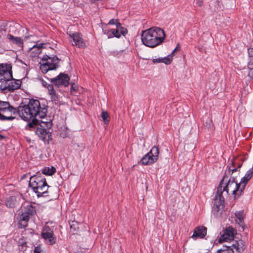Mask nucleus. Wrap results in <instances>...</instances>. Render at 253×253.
Wrapping results in <instances>:
<instances>
[{
    "instance_id": "nucleus-17",
    "label": "nucleus",
    "mask_w": 253,
    "mask_h": 253,
    "mask_svg": "<svg viewBox=\"0 0 253 253\" xmlns=\"http://www.w3.org/2000/svg\"><path fill=\"white\" fill-rule=\"evenodd\" d=\"M18 200H19L18 196H10L6 199L5 204L8 208H14L18 205Z\"/></svg>"
},
{
    "instance_id": "nucleus-16",
    "label": "nucleus",
    "mask_w": 253,
    "mask_h": 253,
    "mask_svg": "<svg viewBox=\"0 0 253 253\" xmlns=\"http://www.w3.org/2000/svg\"><path fill=\"white\" fill-rule=\"evenodd\" d=\"M253 175V167L250 169L245 174V176L241 179V183L242 184L241 190H244L245 187L249 180Z\"/></svg>"
},
{
    "instance_id": "nucleus-21",
    "label": "nucleus",
    "mask_w": 253,
    "mask_h": 253,
    "mask_svg": "<svg viewBox=\"0 0 253 253\" xmlns=\"http://www.w3.org/2000/svg\"><path fill=\"white\" fill-rule=\"evenodd\" d=\"M8 39L12 41L13 43L16 44L18 47L22 48L23 46V41L20 37H14L11 35H8Z\"/></svg>"
},
{
    "instance_id": "nucleus-35",
    "label": "nucleus",
    "mask_w": 253,
    "mask_h": 253,
    "mask_svg": "<svg viewBox=\"0 0 253 253\" xmlns=\"http://www.w3.org/2000/svg\"><path fill=\"white\" fill-rule=\"evenodd\" d=\"M153 62L154 63H158L162 62V58H158L153 59Z\"/></svg>"
},
{
    "instance_id": "nucleus-14",
    "label": "nucleus",
    "mask_w": 253,
    "mask_h": 253,
    "mask_svg": "<svg viewBox=\"0 0 253 253\" xmlns=\"http://www.w3.org/2000/svg\"><path fill=\"white\" fill-rule=\"evenodd\" d=\"M236 231L235 229L231 226L227 227L218 239V242L221 243L222 242H227L228 241L233 240L235 233Z\"/></svg>"
},
{
    "instance_id": "nucleus-33",
    "label": "nucleus",
    "mask_w": 253,
    "mask_h": 253,
    "mask_svg": "<svg viewBox=\"0 0 253 253\" xmlns=\"http://www.w3.org/2000/svg\"><path fill=\"white\" fill-rule=\"evenodd\" d=\"M34 253H43L41 246H38L35 247Z\"/></svg>"
},
{
    "instance_id": "nucleus-38",
    "label": "nucleus",
    "mask_w": 253,
    "mask_h": 253,
    "mask_svg": "<svg viewBox=\"0 0 253 253\" xmlns=\"http://www.w3.org/2000/svg\"><path fill=\"white\" fill-rule=\"evenodd\" d=\"M4 138V136L0 134V140H1Z\"/></svg>"
},
{
    "instance_id": "nucleus-30",
    "label": "nucleus",
    "mask_w": 253,
    "mask_h": 253,
    "mask_svg": "<svg viewBox=\"0 0 253 253\" xmlns=\"http://www.w3.org/2000/svg\"><path fill=\"white\" fill-rule=\"evenodd\" d=\"M41 83L43 86L47 88L48 91H49V86H53L52 84H49L43 80H41Z\"/></svg>"
},
{
    "instance_id": "nucleus-8",
    "label": "nucleus",
    "mask_w": 253,
    "mask_h": 253,
    "mask_svg": "<svg viewBox=\"0 0 253 253\" xmlns=\"http://www.w3.org/2000/svg\"><path fill=\"white\" fill-rule=\"evenodd\" d=\"M12 76V65L11 64H0V88L3 86L9 79Z\"/></svg>"
},
{
    "instance_id": "nucleus-5",
    "label": "nucleus",
    "mask_w": 253,
    "mask_h": 253,
    "mask_svg": "<svg viewBox=\"0 0 253 253\" xmlns=\"http://www.w3.org/2000/svg\"><path fill=\"white\" fill-rule=\"evenodd\" d=\"M60 59L55 55H44L42 59L40 68L43 74L48 71L56 69L59 67Z\"/></svg>"
},
{
    "instance_id": "nucleus-7",
    "label": "nucleus",
    "mask_w": 253,
    "mask_h": 253,
    "mask_svg": "<svg viewBox=\"0 0 253 253\" xmlns=\"http://www.w3.org/2000/svg\"><path fill=\"white\" fill-rule=\"evenodd\" d=\"M40 127L37 128L36 134L44 143H49L51 139V133L48 130L52 126V123L50 121H42L40 124Z\"/></svg>"
},
{
    "instance_id": "nucleus-24",
    "label": "nucleus",
    "mask_w": 253,
    "mask_h": 253,
    "mask_svg": "<svg viewBox=\"0 0 253 253\" xmlns=\"http://www.w3.org/2000/svg\"><path fill=\"white\" fill-rule=\"evenodd\" d=\"M27 243L23 240L19 241L18 242V249L21 252H24L27 250Z\"/></svg>"
},
{
    "instance_id": "nucleus-22",
    "label": "nucleus",
    "mask_w": 253,
    "mask_h": 253,
    "mask_svg": "<svg viewBox=\"0 0 253 253\" xmlns=\"http://www.w3.org/2000/svg\"><path fill=\"white\" fill-rule=\"evenodd\" d=\"M24 210L23 212L28 216H32L36 213L35 207L30 204L24 207Z\"/></svg>"
},
{
    "instance_id": "nucleus-36",
    "label": "nucleus",
    "mask_w": 253,
    "mask_h": 253,
    "mask_svg": "<svg viewBox=\"0 0 253 253\" xmlns=\"http://www.w3.org/2000/svg\"><path fill=\"white\" fill-rule=\"evenodd\" d=\"M236 216L238 218L240 222L242 223L243 221V218L241 214L240 213H236Z\"/></svg>"
},
{
    "instance_id": "nucleus-11",
    "label": "nucleus",
    "mask_w": 253,
    "mask_h": 253,
    "mask_svg": "<svg viewBox=\"0 0 253 253\" xmlns=\"http://www.w3.org/2000/svg\"><path fill=\"white\" fill-rule=\"evenodd\" d=\"M22 82L20 80H16L13 79V76L12 78L8 80L3 86H1L0 89L3 92H13L15 90L19 89L21 85Z\"/></svg>"
},
{
    "instance_id": "nucleus-15",
    "label": "nucleus",
    "mask_w": 253,
    "mask_h": 253,
    "mask_svg": "<svg viewBox=\"0 0 253 253\" xmlns=\"http://www.w3.org/2000/svg\"><path fill=\"white\" fill-rule=\"evenodd\" d=\"M207 234V228L204 226H198L196 227L192 237L194 239L198 238H203Z\"/></svg>"
},
{
    "instance_id": "nucleus-4",
    "label": "nucleus",
    "mask_w": 253,
    "mask_h": 253,
    "mask_svg": "<svg viewBox=\"0 0 253 253\" xmlns=\"http://www.w3.org/2000/svg\"><path fill=\"white\" fill-rule=\"evenodd\" d=\"M29 186L38 198L48 196V189L50 187L47 184L45 178L40 172L30 176Z\"/></svg>"
},
{
    "instance_id": "nucleus-2",
    "label": "nucleus",
    "mask_w": 253,
    "mask_h": 253,
    "mask_svg": "<svg viewBox=\"0 0 253 253\" xmlns=\"http://www.w3.org/2000/svg\"><path fill=\"white\" fill-rule=\"evenodd\" d=\"M234 164L227 166L225 173L217 188V191L213 198L212 212L216 217L221 216L224 208V197L228 196L231 193L232 195L240 196L244 190H241L242 184L238 183L236 175L233 173L238 172V169L241 167L239 165L238 168L234 167Z\"/></svg>"
},
{
    "instance_id": "nucleus-23",
    "label": "nucleus",
    "mask_w": 253,
    "mask_h": 253,
    "mask_svg": "<svg viewBox=\"0 0 253 253\" xmlns=\"http://www.w3.org/2000/svg\"><path fill=\"white\" fill-rule=\"evenodd\" d=\"M56 171V169L54 167H51L49 168H45L43 169L42 174L47 175H51L54 174Z\"/></svg>"
},
{
    "instance_id": "nucleus-12",
    "label": "nucleus",
    "mask_w": 253,
    "mask_h": 253,
    "mask_svg": "<svg viewBox=\"0 0 253 253\" xmlns=\"http://www.w3.org/2000/svg\"><path fill=\"white\" fill-rule=\"evenodd\" d=\"M50 80L51 83L58 87L62 86L66 87L69 84L70 77L66 74L60 73L56 77Z\"/></svg>"
},
{
    "instance_id": "nucleus-13",
    "label": "nucleus",
    "mask_w": 253,
    "mask_h": 253,
    "mask_svg": "<svg viewBox=\"0 0 253 253\" xmlns=\"http://www.w3.org/2000/svg\"><path fill=\"white\" fill-rule=\"evenodd\" d=\"M70 40L73 41L72 45L79 48H84L86 45L82 35L78 32H68Z\"/></svg>"
},
{
    "instance_id": "nucleus-27",
    "label": "nucleus",
    "mask_w": 253,
    "mask_h": 253,
    "mask_svg": "<svg viewBox=\"0 0 253 253\" xmlns=\"http://www.w3.org/2000/svg\"><path fill=\"white\" fill-rule=\"evenodd\" d=\"M108 24L115 25L116 26V28H119L121 26V23L119 22V21L118 19H111L109 21Z\"/></svg>"
},
{
    "instance_id": "nucleus-19",
    "label": "nucleus",
    "mask_w": 253,
    "mask_h": 253,
    "mask_svg": "<svg viewBox=\"0 0 253 253\" xmlns=\"http://www.w3.org/2000/svg\"><path fill=\"white\" fill-rule=\"evenodd\" d=\"M29 219L30 216L22 212V214L20 215V220L18 222L19 228H24L26 227Z\"/></svg>"
},
{
    "instance_id": "nucleus-32",
    "label": "nucleus",
    "mask_w": 253,
    "mask_h": 253,
    "mask_svg": "<svg viewBox=\"0 0 253 253\" xmlns=\"http://www.w3.org/2000/svg\"><path fill=\"white\" fill-rule=\"evenodd\" d=\"M171 59L169 57L162 58V63H164L167 65L170 64Z\"/></svg>"
},
{
    "instance_id": "nucleus-26",
    "label": "nucleus",
    "mask_w": 253,
    "mask_h": 253,
    "mask_svg": "<svg viewBox=\"0 0 253 253\" xmlns=\"http://www.w3.org/2000/svg\"><path fill=\"white\" fill-rule=\"evenodd\" d=\"M101 117L105 124H108L109 120L108 119V114L106 111H102L101 114Z\"/></svg>"
},
{
    "instance_id": "nucleus-18",
    "label": "nucleus",
    "mask_w": 253,
    "mask_h": 253,
    "mask_svg": "<svg viewBox=\"0 0 253 253\" xmlns=\"http://www.w3.org/2000/svg\"><path fill=\"white\" fill-rule=\"evenodd\" d=\"M48 94L50 95L52 101L54 102L57 104L60 103L61 97L56 91L53 86H49Z\"/></svg>"
},
{
    "instance_id": "nucleus-39",
    "label": "nucleus",
    "mask_w": 253,
    "mask_h": 253,
    "mask_svg": "<svg viewBox=\"0 0 253 253\" xmlns=\"http://www.w3.org/2000/svg\"><path fill=\"white\" fill-rule=\"evenodd\" d=\"M27 175V174H24V175L22 176V178H22V179H24V178H26V175Z\"/></svg>"
},
{
    "instance_id": "nucleus-37",
    "label": "nucleus",
    "mask_w": 253,
    "mask_h": 253,
    "mask_svg": "<svg viewBox=\"0 0 253 253\" xmlns=\"http://www.w3.org/2000/svg\"><path fill=\"white\" fill-rule=\"evenodd\" d=\"M196 3L198 6H201L203 4V0H196Z\"/></svg>"
},
{
    "instance_id": "nucleus-25",
    "label": "nucleus",
    "mask_w": 253,
    "mask_h": 253,
    "mask_svg": "<svg viewBox=\"0 0 253 253\" xmlns=\"http://www.w3.org/2000/svg\"><path fill=\"white\" fill-rule=\"evenodd\" d=\"M248 67L250 70L249 75L251 77L253 76V57L249 58Z\"/></svg>"
},
{
    "instance_id": "nucleus-29",
    "label": "nucleus",
    "mask_w": 253,
    "mask_h": 253,
    "mask_svg": "<svg viewBox=\"0 0 253 253\" xmlns=\"http://www.w3.org/2000/svg\"><path fill=\"white\" fill-rule=\"evenodd\" d=\"M103 32L104 34L107 36L108 38H112V29H110V30L103 29Z\"/></svg>"
},
{
    "instance_id": "nucleus-34",
    "label": "nucleus",
    "mask_w": 253,
    "mask_h": 253,
    "mask_svg": "<svg viewBox=\"0 0 253 253\" xmlns=\"http://www.w3.org/2000/svg\"><path fill=\"white\" fill-rule=\"evenodd\" d=\"M248 54L249 58L253 57V48H249L248 49Z\"/></svg>"
},
{
    "instance_id": "nucleus-40",
    "label": "nucleus",
    "mask_w": 253,
    "mask_h": 253,
    "mask_svg": "<svg viewBox=\"0 0 253 253\" xmlns=\"http://www.w3.org/2000/svg\"><path fill=\"white\" fill-rule=\"evenodd\" d=\"M215 2H216L218 5H219V2L218 1V0H215Z\"/></svg>"
},
{
    "instance_id": "nucleus-28",
    "label": "nucleus",
    "mask_w": 253,
    "mask_h": 253,
    "mask_svg": "<svg viewBox=\"0 0 253 253\" xmlns=\"http://www.w3.org/2000/svg\"><path fill=\"white\" fill-rule=\"evenodd\" d=\"M112 38L116 37L119 38L121 37V34L120 33L119 29L116 28V29H112Z\"/></svg>"
},
{
    "instance_id": "nucleus-41",
    "label": "nucleus",
    "mask_w": 253,
    "mask_h": 253,
    "mask_svg": "<svg viewBox=\"0 0 253 253\" xmlns=\"http://www.w3.org/2000/svg\"><path fill=\"white\" fill-rule=\"evenodd\" d=\"M176 49V48H175L173 50V52H174V51H175Z\"/></svg>"
},
{
    "instance_id": "nucleus-31",
    "label": "nucleus",
    "mask_w": 253,
    "mask_h": 253,
    "mask_svg": "<svg viewBox=\"0 0 253 253\" xmlns=\"http://www.w3.org/2000/svg\"><path fill=\"white\" fill-rule=\"evenodd\" d=\"M118 29H119L121 35H122L125 36V35L126 34L127 32V29L123 27L121 25L120 27H119Z\"/></svg>"
},
{
    "instance_id": "nucleus-3",
    "label": "nucleus",
    "mask_w": 253,
    "mask_h": 253,
    "mask_svg": "<svg viewBox=\"0 0 253 253\" xmlns=\"http://www.w3.org/2000/svg\"><path fill=\"white\" fill-rule=\"evenodd\" d=\"M141 37L143 44L149 47L154 48L164 42L166 34L162 29L152 27L143 31Z\"/></svg>"
},
{
    "instance_id": "nucleus-1",
    "label": "nucleus",
    "mask_w": 253,
    "mask_h": 253,
    "mask_svg": "<svg viewBox=\"0 0 253 253\" xmlns=\"http://www.w3.org/2000/svg\"><path fill=\"white\" fill-rule=\"evenodd\" d=\"M47 106L41 104L40 102L35 99H31L27 104L20 105L17 109L11 106L8 102L0 101V120L1 121H11L14 119L12 114L17 113L24 121L30 122V126L36 123L38 120L36 117L44 118L46 116Z\"/></svg>"
},
{
    "instance_id": "nucleus-20",
    "label": "nucleus",
    "mask_w": 253,
    "mask_h": 253,
    "mask_svg": "<svg viewBox=\"0 0 253 253\" xmlns=\"http://www.w3.org/2000/svg\"><path fill=\"white\" fill-rule=\"evenodd\" d=\"M45 44L44 43L37 42L36 44L33 45L30 50L32 51V52L35 54V55H38L42 52V50L44 48V45Z\"/></svg>"
},
{
    "instance_id": "nucleus-6",
    "label": "nucleus",
    "mask_w": 253,
    "mask_h": 253,
    "mask_svg": "<svg viewBox=\"0 0 253 253\" xmlns=\"http://www.w3.org/2000/svg\"><path fill=\"white\" fill-rule=\"evenodd\" d=\"M247 245L242 240L234 241L229 245H223L222 248L217 251L220 253H243Z\"/></svg>"
},
{
    "instance_id": "nucleus-9",
    "label": "nucleus",
    "mask_w": 253,
    "mask_h": 253,
    "mask_svg": "<svg viewBox=\"0 0 253 253\" xmlns=\"http://www.w3.org/2000/svg\"><path fill=\"white\" fill-rule=\"evenodd\" d=\"M159 150L157 147L154 146L151 150L141 159L142 165H150L155 163L158 159Z\"/></svg>"
},
{
    "instance_id": "nucleus-10",
    "label": "nucleus",
    "mask_w": 253,
    "mask_h": 253,
    "mask_svg": "<svg viewBox=\"0 0 253 253\" xmlns=\"http://www.w3.org/2000/svg\"><path fill=\"white\" fill-rule=\"evenodd\" d=\"M41 236L47 244L53 245L56 243V237L54 234L53 228L47 225L44 226L41 232Z\"/></svg>"
}]
</instances>
